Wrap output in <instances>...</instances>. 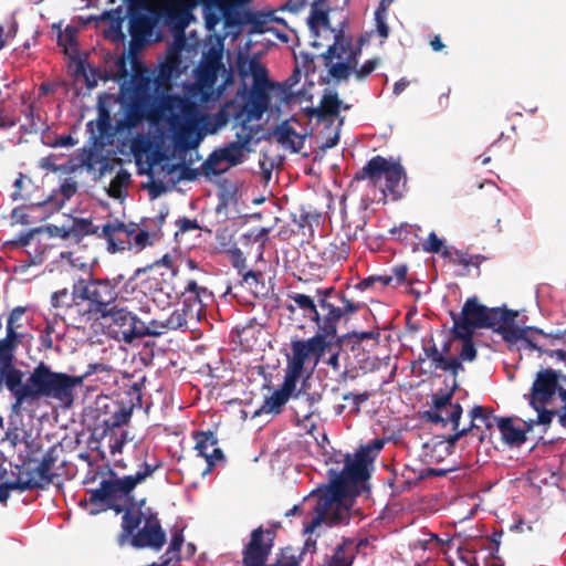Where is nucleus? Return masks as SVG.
Wrapping results in <instances>:
<instances>
[{"label": "nucleus", "mask_w": 566, "mask_h": 566, "mask_svg": "<svg viewBox=\"0 0 566 566\" xmlns=\"http://www.w3.org/2000/svg\"><path fill=\"white\" fill-rule=\"evenodd\" d=\"M221 51L220 40H210L208 52L192 71V81L182 85L184 94L163 98L158 133L153 139L138 134L130 140L129 147L136 159L147 157L151 165H160L168 175L184 170L182 161L187 153L197 149L208 135L217 134L228 124L224 109L217 113L201 109V106L218 101L221 95L216 87Z\"/></svg>", "instance_id": "1"}, {"label": "nucleus", "mask_w": 566, "mask_h": 566, "mask_svg": "<svg viewBox=\"0 0 566 566\" xmlns=\"http://www.w3.org/2000/svg\"><path fill=\"white\" fill-rule=\"evenodd\" d=\"M197 49L189 44L182 32L174 36L168 45L165 57L151 72H136L120 86L118 103L124 106V117L117 123V130H130L140 125L145 117V108L163 97L171 86V81L185 73Z\"/></svg>", "instance_id": "2"}, {"label": "nucleus", "mask_w": 566, "mask_h": 566, "mask_svg": "<svg viewBox=\"0 0 566 566\" xmlns=\"http://www.w3.org/2000/svg\"><path fill=\"white\" fill-rule=\"evenodd\" d=\"M328 468L329 483L312 491L301 506L305 515L304 534L312 535L322 526L348 523L354 505V460L349 454L338 453Z\"/></svg>", "instance_id": "3"}, {"label": "nucleus", "mask_w": 566, "mask_h": 566, "mask_svg": "<svg viewBox=\"0 0 566 566\" xmlns=\"http://www.w3.org/2000/svg\"><path fill=\"white\" fill-rule=\"evenodd\" d=\"M250 0H208L203 6V19L206 28L209 31H214L216 27L223 22V35L210 34L205 41V51L200 62L205 57V53L208 52L210 40L217 38L222 44L221 56H223V40L231 38L232 41L237 40L242 32L244 25H250V34H272L274 38L282 42H287L289 36L280 32L273 27L274 22H283V20L274 17L270 13L250 12L245 8V3ZM221 70H224L222 57H220Z\"/></svg>", "instance_id": "4"}, {"label": "nucleus", "mask_w": 566, "mask_h": 566, "mask_svg": "<svg viewBox=\"0 0 566 566\" xmlns=\"http://www.w3.org/2000/svg\"><path fill=\"white\" fill-rule=\"evenodd\" d=\"M319 306L325 312L323 325L316 334L308 339L291 342V355L287 356L285 375L305 386V377L317 366L325 349L332 344L336 335V324L346 312L353 310L349 301L344 306H336L327 297L319 300Z\"/></svg>", "instance_id": "5"}, {"label": "nucleus", "mask_w": 566, "mask_h": 566, "mask_svg": "<svg viewBox=\"0 0 566 566\" xmlns=\"http://www.w3.org/2000/svg\"><path fill=\"white\" fill-rule=\"evenodd\" d=\"M323 0L314 1L308 17L311 44L314 48L327 46L324 54L328 74L336 81L349 77L354 67V46L343 34L335 33L331 28Z\"/></svg>", "instance_id": "6"}, {"label": "nucleus", "mask_w": 566, "mask_h": 566, "mask_svg": "<svg viewBox=\"0 0 566 566\" xmlns=\"http://www.w3.org/2000/svg\"><path fill=\"white\" fill-rule=\"evenodd\" d=\"M517 312L505 307H488L480 304L476 297H469L459 315L452 314L454 329L475 333L476 329L491 328L505 342L521 337V332L513 327Z\"/></svg>", "instance_id": "7"}, {"label": "nucleus", "mask_w": 566, "mask_h": 566, "mask_svg": "<svg viewBox=\"0 0 566 566\" xmlns=\"http://www.w3.org/2000/svg\"><path fill=\"white\" fill-rule=\"evenodd\" d=\"M103 369V365L95 364L90 365L83 376H70L64 373H55L44 363H40L31 373L29 400L50 398L63 407H70L74 400V389L82 385L85 377Z\"/></svg>", "instance_id": "8"}, {"label": "nucleus", "mask_w": 566, "mask_h": 566, "mask_svg": "<svg viewBox=\"0 0 566 566\" xmlns=\"http://www.w3.org/2000/svg\"><path fill=\"white\" fill-rule=\"evenodd\" d=\"M245 76H250L252 85L247 94V98L242 105L237 107L234 102L226 104L220 111L224 109L228 119L230 118V111L239 112V118L248 122H260L263 114L268 111L270 105L269 91L273 84L269 81V73L256 56H252L247 61L242 67Z\"/></svg>", "instance_id": "9"}, {"label": "nucleus", "mask_w": 566, "mask_h": 566, "mask_svg": "<svg viewBox=\"0 0 566 566\" xmlns=\"http://www.w3.org/2000/svg\"><path fill=\"white\" fill-rule=\"evenodd\" d=\"M234 120L235 140L216 149L203 163L206 174L220 175L229 168L237 166L245 159L251 151L250 145L260 132L259 122H245L239 118V112H232Z\"/></svg>", "instance_id": "10"}, {"label": "nucleus", "mask_w": 566, "mask_h": 566, "mask_svg": "<svg viewBox=\"0 0 566 566\" xmlns=\"http://www.w3.org/2000/svg\"><path fill=\"white\" fill-rule=\"evenodd\" d=\"M123 534L120 544L130 538V545L136 548H151L159 551L166 543V534L159 521L150 513L129 511L123 516Z\"/></svg>", "instance_id": "11"}, {"label": "nucleus", "mask_w": 566, "mask_h": 566, "mask_svg": "<svg viewBox=\"0 0 566 566\" xmlns=\"http://www.w3.org/2000/svg\"><path fill=\"white\" fill-rule=\"evenodd\" d=\"M154 470V467L145 464L144 469L137 471L135 474L103 480L98 489L90 492L88 501L93 505H98V511L111 507L119 511V506L128 502L129 494L135 486L149 476ZM97 510H91V514H95Z\"/></svg>", "instance_id": "12"}, {"label": "nucleus", "mask_w": 566, "mask_h": 566, "mask_svg": "<svg viewBox=\"0 0 566 566\" xmlns=\"http://www.w3.org/2000/svg\"><path fill=\"white\" fill-rule=\"evenodd\" d=\"M123 275L109 279H80L72 287V301L74 305L87 304L88 312L108 314V306L117 298V286Z\"/></svg>", "instance_id": "13"}, {"label": "nucleus", "mask_w": 566, "mask_h": 566, "mask_svg": "<svg viewBox=\"0 0 566 566\" xmlns=\"http://www.w3.org/2000/svg\"><path fill=\"white\" fill-rule=\"evenodd\" d=\"M293 400V410L297 420H310L314 413L315 399L305 391V386L289 377L284 376L281 388L276 389L270 397L265 398L263 405L255 411L254 416L261 413L281 412L282 407L290 400Z\"/></svg>", "instance_id": "14"}, {"label": "nucleus", "mask_w": 566, "mask_h": 566, "mask_svg": "<svg viewBox=\"0 0 566 566\" xmlns=\"http://www.w3.org/2000/svg\"><path fill=\"white\" fill-rule=\"evenodd\" d=\"M564 389L558 373L552 368L539 370L528 394V403L537 412L536 424L548 426L556 416V409H548L556 394Z\"/></svg>", "instance_id": "15"}, {"label": "nucleus", "mask_w": 566, "mask_h": 566, "mask_svg": "<svg viewBox=\"0 0 566 566\" xmlns=\"http://www.w3.org/2000/svg\"><path fill=\"white\" fill-rule=\"evenodd\" d=\"M369 179L375 186L385 178V187L381 188L384 196L390 195L394 200L401 197L406 184V174L398 163L388 161L381 156L373 157L359 174L356 180Z\"/></svg>", "instance_id": "16"}, {"label": "nucleus", "mask_w": 566, "mask_h": 566, "mask_svg": "<svg viewBox=\"0 0 566 566\" xmlns=\"http://www.w3.org/2000/svg\"><path fill=\"white\" fill-rule=\"evenodd\" d=\"M130 418V412L118 408L111 416L99 420L93 429L92 437L98 442L97 449H108L115 457L122 454L124 446L130 440L125 424Z\"/></svg>", "instance_id": "17"}, {"label": "nucleus", "mask_w": 566, "mask_h": 566, "mask_svg": "<svg viewBox=\"0 0 566 566\" xmlns=\"http://www.w3.org/2000/svg\"><path fill=\"white\" fill-rule=\"evenodd\" d=\"M385 446V440L376 438L356 449V497L369 499L371 486L369 479L375 471V461Z\"/></svg>", "instance_id": "18"}, {"label": "nucleus", "mask_w": 566, "mask_h": 566, "mask_svg": "<svg viewBox=\"0 0 566 566\" xmlns=\"http://www.w3.org/2000/svg\"><path fill=\"white\" fill-rule=\"evenodd\" d=\"M458 387L455 379L451 390L443 395H433L432 407L423 415L424 419L431 423L447 426L451 423L452 429H457L463 413L462 406L459 402L452 403V397Z\"/></svg>", "instance_id": "19"}, {"label": "nucleus", "mask_w": 566, "mask_h": 566, "mask_svg": "<svg viewBox=\"0 0 566 566\" xmlns=\"http://www.w3.org/2000/svg\"><path fill=\"white\" fill-rule=\"evenodd\" d=\"M144 6L142 10L134 12L130 17V33L134 38L147 39L153 34L159 22V12L164 10L171 0H139Z\"/></svg>", "instance_id": "20"}, {"label": "nucleus", "mask_w": 566, "mask_h": 566, "mask_svg": "<svg viewBox=\"0 0 566 566\" xmlns=\"http://www.w3.org/2000/svg\"><path fill=\"white\" fill-rule=\"evenodd\" d=\"M54 459L46 454L42 461L33 469H23L19 472L17 482L21 491L33 488H45L53 482Z\"/></svg>", "instance_id": "21"}, {"label": "nucleus", "mask_w": 566, "mask_h": 566, "mask_svg": "<svg viewBox=\"0 0 566 566\" xmlns=\"http://www.w3.org/2000/svg\"><path fill=\"white\" fill-rule=\"evenodd\" d=\"M306 136V129L294 118L283 122L274 130L276 142L292 153H298L303 148Z\"/></svg>", "instance_id": "22"}, {"label": "nucleus", "mask_w": 566, "mask_h": 566, "mask_svg": "<svg viewBox=\"0 0 566 566\" xmlns=\"http://www.w3.org/2000/svg\"><path fill=\"white\" fill-rule=\"evenodd\" d=\"M22 377V373L13 364L0 367V380L14 396L18 405L29 400L31 392V375L25 382Z\"/></svg>", "instance_id": "23"}, {"label": "nucleus", "mask_w": 566, "mask_h": 566, "mask_svg": "<svg viewBox=\"0 0 566 566\" xmlns=\"http://www.w3.org/2000/svg\"><path fill=\"white\" fill-rule=\"evenodd\" d=\"M196 441L195 449L199 457H202L207 462V469L202 472L203 475L210 473L212 468L223 459L220 448H218V440L212 432H197L193 436Z\"/></svg>", "instance_id": "24"}, {"label": "nucleus", "mask_w": 566, "mask_h": 566, "mask_svg": "<svg viewBox=\"0 0 566 566\" xmlns=\"http://www.w3.org/2000/svg\"><path fill=\"white\" fill-rule=\"evenodd\" d=\"M469 416L471 422L468 428H471L472 434H474V431H480L478 436L479 442L483 443L486 439H491L492 429L494 426H497V420L500 419L493 415V409L483 406H474L470 410Z\"/></svg>", "instance_id": "25"}, {"label": "nucleus", "mask_w": 566, "mask_h": 566, "mask_svg": "<svg viewBox=\"0 0 566 566\" xmlns=\"http://www.w3.org/2000/svg\"><path fill=\"white\" fill-rule=\"evenodd\" d=\"M59 45L64 49V53L70 57L71 60V67L73 69L74 74L78 76H83L88 86H92L93 83L90 82V78L86 74V61L81 57V54L78 52L77 43L74 38V31L72 29H65L64 32H61L59 34L57 39Z\"/></svg>", "instance_id": "26"}, {"label": "nucleus", "mask_w": 566, "mask_h": 566, "mask_svg": "<svg viewBox=\"0 0 566 566\" xmlns=\"http://www.w3.org/2000/svg\"><path fill=\"white\" fill-rule=\"evenodd\" d=\"M427 359L431 360V368L434 370L441 369L443 371H448L453 376V378H455L460 371L464 370V367L459 359L444 357L433 340L430 346L423 347V356H419L418 361L424 363Z\"/></svg>", "instance_id": "27"}, {"label": "nucleus", "mask_w": 566, "mask_h": 566, "mask_svg": "<svg viewBox=\"0 0 566 566\" xmlns=\"http://www.w3.org/2000/svg\"><path fill=\"white\" fill-rule=\"evenodd\" d=\"M270 545L263 542V530H254L251 541L244 551V564L247 566H262L270 552Z\"/></svg>", "instance_id": "28"}, {"label": "nucleus", "mask_w": 566, "mask_h": 566, "mask_svg": "<svg viewBox=\"0 0 566 566\" xmlns=\"http://www.w3.org/2000/svg\"><path fill=\"white\" fill-rule=\"evenodd\" d=\"M118 103L117 96L113 94H103L98 97V116L95 122H90L88 127L92 132L96 128L101 137L106 135L112 127L111 109Z\"/></svg>", "instance_id": "29"}, {"label": "nucleus", "mask_w": 566, "mask_h": 566, "mask_svg": "<svg viewBox=\"0 0 566 566\" xmlns=\"http://www.w3.org/2000/svg\"><path fill=\"white\" fill-rule=\"evenodd\" d=\"M101 235L107 240L108 251L117 252L127 248L129 230L119 221L107 222L102 226Z\"/></svg>", "instance_id": "30"}, {"label": "nucleus", "mask_w": 566, "mask_h": 566, "mask_svg": "<svg viewBox=\"0 0 566 566\" xmlns=\"http://www.w3.org/2000/svg\"><path fill=\"white\" fill-rule=\"evenodd\" d=\"M496 427L499 428L502 440L510 446H521L526 441V432L515 427L512 418H500Z\"/></svg>", "instance_id": "31"}, {"label": "nucleus", "mask_w": 566, "mask_h": 566, "mask_svg": "<svg viewBox=\"0 0 566 566\" xmlns=\"http://www.w3.org/2000/svg\"><path fill=\"white\" fill-rule=\"evenodd\" d=\"M168 331L165 322L153 319L145 325L139 321L138 327H133L125 334V343H132L134 339L143 336H159Z\"/></svg>", "instance_id": "32"}, {"label": "nucleus", "mask_w": 566, "mask_h": 566, "mask_svg": "<svg viewBox=\"0 0 566 566\" xmlns=\"http://www.w3.org/2000/svg\"><path fill=\"white\" fill-rule=\"evenodd\" d=\"M451 333L454 339H460L462 342L459 356L452 357V359H459L461 364L462 361H473L478 356V352L473 342L474 333L454 328L451 329Z\"/></svg>", "instance_id": "33"}, {"label": "nucleus", "mask_w": 566, "mask_h": 566, "mask_svg": "<svg viewBox=\"0 0 566 566\" xmlns=\"http://www.w3.org/2000/svg\"><path fill=\"white\" fill-rule=\"evenodd\" d=\"M380 332L377 326L369 331H359L356 328V357L359 355L358 350L364 353H373L379 345Z\"/></svg>", "instance_id": "34"}, {"label": "nucleus", "mask_w": 566, "mask_h": 566, "mask_svg": "<svg viewBox=\"0 0 566 566\" xmlns=\"http://www.w3.org/2000/svg\"><path fill=\"white\" fill-rule=\"evenodd\" d=\"M291 298L300 308L307 313V315L316 323L317 328H321V325H323L324 315H326L327 312H324L321 307V311H318L313 298H311L308 295L294 293L291 295Z\"/></svg>", "instance_id": "35"}, {"label": "nucleus", "mask_w": 566, "mask_h": 566, "mask_svg": "<svg viewBox=\"0 0 566 566\" xmlns=\"http://www.w3.org/2000/svg\"><path fill=\"white\" fill-rule=\"evenodd\" d=\"M109 314L113 323L120 327L116 337L125 342V334H127L129 329H133V327H138L139 319L124 308L114 311Z\"/></svg>", "instance_id": "36"}, {"label": "nucleus", "mask_w": 566, "mask_h": 566, "mask_svg": "<svg viewBox=\"0 0 566 566\" xmlns=\"http://www.w3.org/2000/svg\"><path fill=\"white\" fill-rule=\"evenodd\" d=\"M342 106L337 94L333 91H326L322 97L321 104L315 109L318 116H333L336 115Z\"/></svg>", "instance_id": "37"}, {"label": "nucleus", "mask_w": 566, "mask_h": 566, "mask_svg": "<svg viewBox=\"0 0 566 566\" xmlns=\"http://www.w3.org/2000/svg\"><path fill=\"white\" fill-rule=\"evenodd\" d=\"M130 174L120 169L116 176L112 179L109 187L107 188V193L109 197L114 199H122L125 197V189L129 185Z\"/></svg>", "instance_id": "38"}, {"label": "nucleus", "mask_w": 566, "mask_h": 566, "mask_svg": "<svg viewBox=\"0 0 566 566\" xmlns=\"http://www.w3.org/2000/svg\"><path fill=\"white\" fill-rule=\"evenodd\" d=\"M19 337H10L9 334L0 339V367L13 364V352Z\"/></svg>", "instance_id": "39"}, {"label": "nucleus", "mask_w": 566, "mask_h": 566, "mask_svg": "<svg viewBox=\"0 0 566 566\" xmlns=\"http://www.w3.org/2000/svg\"><path fill=\"white\" fill-rule=\"evenodd\" d=\"M352 543H344L338 546L333 557L328 562V566H352L354 555L350 551Z\"/></svg>", "instance_id": "40"}, {"label": "nucleus", "mask_w": 566, "mask_h": 566, "mask_svg": "<svg viewBox=\"0 0 566 566\" xmlns=\"http://www.w3.org/2000/svg\"><path fill=\"white\" fill-rule=\"evenodd\" d=\"M513 327L518 329V331H522L521 332V337H518L517 339L515 340H512V342H507L509 344H516L517 342L520 340H523L526 343V346L533 350H537L539 353H544V348L539 345H537L535 342H533L528 336L527 334L530 332H534L538 335H543L545 338L548 339V337L546 336L547 334H545L542 329L539 328H536V327H531V326H527V327H520L515 324V321H513Z\"/></svg>", "instance_id": "41"}, {"label": "nucleus", "mask_w": 566, "mask_h": 566, "mask_svg": "<svg viewBox=\"0 0 566 566\" xmlns=\"http://www.w3.org/2000/svg\"><path fill=\"white\" fill-rule=\"evenodd\" d=\"M391 275H378L381 285H400L406 281L408 268L405 264L392 268Z\"/></svg>", "instance_id": "42"}, {"label": "nucleus", "mask_w": 566, "mask_h": 566, "mask_svg": "<svg viewBox=\"0 0 566 566\" xmlns=\"http://www.w3.org/2000/svg\"><path fill=\"white\" fill-rule=\"evenodd\" d=\"M129 241L127 242L126 249H136L137 251L143 250L144 248L151 244V238L149 232L140 230L134 231L129 230Z\"/></svg>", "instance_id": "43"}, {"label": "nucleus", "mask_w": 566, "mask_h": 566, "mask_svg": "<svg viewBox=\"0 0 566 566\" xmlns=\"http://www.w3.org/2000/svg\"><path fill=\"white\" fill-rule=\"evenodd\" d=\"M185 293H189L192 295L193 300L198 302L199 310L201 311L202 304L206 300H209L212 297L211 293L203 286H199L196 281L190 280L188 281Z\"/></svg>", "instance_id": "44"}, {"label": "nucleus", "mask_w": 566, "mask_h": 566, "mask_svg": "<svg viewBox=\"0 0 566 566\" xmlns=\"http://www.w3.org/2000/svg\"><path fill=\"white\" fill-rule=\"evenodd\" d=\"M24 312L25 310L19 306L13 308L12 312L10 313L7 323V334H9L10 337L20 338V334L17 332V329L20 327L19 322L22 319Z\"/></svg>", "instance_id": "45"}, {"label": "nucleus", "mask_w": 566, "mask_h": 566, "mask_svg": "<svg viewBox=\"0 0 566 566\" xmlns=\"http://www.w3.org/2000/svg\"><path fill=\"white\" fill-rule=\"evenodd\" d=\"M188 311L186 308L175 310L169 317L165 321V326L168 329H177L186 326L188 323Z\"/></svg>", "instance_id": "46"}, {"label": "nucleus", "mask_w": 566, "mask_h": 566, "mask_svg": "<svg viewBox=\"0 0 566 566\" xmlns=\"http://www.w3.org/2000/svg\"><path fill=\"white\" fill-rule=\"evenodd\" d=\"M442 256L449 258L452 263L467 268L470 266V263H472V255L461 250H455L452 252L448 248H444L442 251Z\"/></svg>", "instance_id": "47"}, {"label": "nucleus", "mask_w": 566, "mask_h": 566, "mask_svg": "<svg viewBox=\"0 0 566 566\" xmlns=\"http://www.w3.org/2000/svg\"><path fill=\"white\" fill-rule=\"evenodd\" d=\"M441 239L438 238L436 232H430L427 240L422 243V250L429 253H441L444 250Z\"/></svg>", "instance_id": "48"}, {"label": "nucleus", "mask_w": 566, "mask_h": 566, "mask_svg": "<svg viewBox=\"0 0 566 566\" xmlns=\"http://www.w3.org/2000/svg\"><path fill=\"white\" fill-rule=\"evenodd\" d=\"M52 304L55 307L70 306L74 304V302L72 301V293L70 294L66 289L56 291L52 295Z\"/></svg>", "instance_id": "49"}, {"label": "nucleus", "mask_w": 566, "mask_h": 566, "mask_svg": "<svg viewBox=\"0 0 566 566\" xmlns=\"http://www.w3.org/2000/svg\"><path fill=\"white\" fill-rule=\"evenodd\" d=\"M379 64V59L374 57L365 62L359 69H356V80H365Z\"/></svg>", "instance_id": "50"}, {"label": "nucleus", "mask_w": 566, "mask_h": 566, "mask_svg": "<svg viewBox=\"0 0 566 566\" xmlns=\"http://www.w3.org/2000/svg\"><path fill=\"white\" fill-rule=\"evenodd\" d=\"M17 33V25L14 22H11L7 28L0 25V50L4 48L8 40L13 38Z\"/></svg>", "instance_id": "51"}, {"label": "nucleus", "mask_w": 566, "mask_h": 566, "mask_svg": "<svg viewBox=\"0 0 566 566\" xmlns=\"http://www.w3.org/2000/svg\"><path fill=\"white\" fill-rule=\"evenodd\" d=\"M454 433L449 434L446 438V442L448 443V448H454L455 443L462 438L471 433V428H462L459 429V426H457V429H453Z\"/></svg>", "instance_id": "52"}, {"label": "nucleus", "mask_w": 566, "mask_h": 566, "mask_svg": "<svg viewBox=\"0 0 566 566\" xmlns=\"http://www.w3.org/2000/svg\"><path fill=\"white\" fill-rule=\"evenodd\" d=\"M356 555L361 554L364 556L371 555L375 551V546L370 545L368 538H361L356 543L355 546Z\"/></svg>", "instance_id": "53"}, {"label": "nucleus", "mask_w": 566, "mask_h": 566, "mask_svg": "<svg viewBox=\"0 0 566 566\" xmlns=\"http://www.w3.org/2000/svg\"><path fill=\"white\" fill-rule=\"evenodd\" d=\"M261 277H262L261 273L254 272V271H248L242 275V281L250 289H253L259 284Z\"/></svg>", "instance_id": "54"}, {"label": "nucleus", "mask_w": 566, "mask_h": 566, "mask_svg": "<svg viewBox=\"0 0 566 566\" xmlns=\"http://www.w3.org/2000/svg\"><path fill=\"white\" fill-rule=\"evenodd\" d=\"M559 398L562 399L564 405L562 406V408L559 410H557L556 416H558V423L563 428H566V388L560 389Z\"/></svg>", "instance_id": "55"}, {"label": "nucleus", "mask_w": 566, "mask_h": 566, "mask_svg": "<svg viewBox=\"0 0 566 566\" xmlns=\"http://www.w3.org/2000/svg\"><path fill=\"white\" fill-rule=\"evenodd\" d=\"M546 336L548 337V345L551 346H556L558 344L566 345V328Z\"/></svg>", "instance_id": "56"}, {"label": "nucleus", "mask_w": 566, "mask_h": 566, "mask_svg": "<svg viewBox=\"0 0 566 566\" xmlns=\"http://www.w3.org/2000/svg\"><path fill=\"white\" fill-rule=\"evenodd\" d=\"M15 485H19V483L17 481L0 484V503L7 501L11 490H20V488L15 486Z\"/></svg>", "instance_id": "57"}, {"label": "nucleus", "mask_w": 566, "mask_h": 566, "mask_svg": "<svg viewBox=\"0 0 566 566\" xmlns=\"http://www.w3.org/2000/svg\"><path fill=\"white\" fill-rule=\"evenodd\" d=\"M376 31L381 39H387L389 35V27L386 23V19L375 18Z\"/></svg>", "instance_id": "58"}, {"label": "nucleus", "mask_w": 566, "mask_h": 566, "mask_svg": "<svg viewBox=\"0 0 566 566\" xmlns=\"http://www.w3.org/2000/svg\"><path fill=\"white\" fill-rule=\"evenodd\" d=\"M446 474L447 471L443 469L427 468L420 472L419 479H427L430 476H443Z\"/></svg>", "instance_id": "59"}, {"label": "nucleus", "mask_w": 566, "mask_h": 566, "mask_svg": "<svg viewBox=\"0 0 566 566\" xmlns=\"http://www.w3.org/2000/svg\"><path fill=\"white\" fill-rule=\"evenodd\" d=\"M361 369H375L378 367V358L376 356H368L366 359L359 360Z\"/></svg>", "instance_id": "60"}, {"label": "nucleus", "mask_w": 566, "mask_h": 566, "mask_svg": "<svg viewBox=\"0 0 566 566\" xmlns=\"http://www.w3.org/2000/svg\"><path fill=\"white\" fill-rule=\"evenodd\" d=\"M375 282H379L378 276H369V277L364 279L363 281H360L358 284H356V289H359V290H367V289H368V287H370Z\"/></svg>", "instance_id": "61"}, {"label": "nucleus", "mask_w": 566, "mask_h": 566, "mask_svg": "<svg viewBox=\"0 0 566 566\" xmlns=\"http://www.w3.org/2000/svg\"><path fill=\"white\" fill-rule=\"evenodd\" d=\"M408 85H409V81L408 80L400 78L394 85V90H392L394 94L395 95H400Z\"/></svg>", "instance_id": "62"}, {"label": "nucleus", "mask_w": 566, "mask_h": 566, "mask_svg": "<svg viewBox=\"0 0 566 566\" xmlns=\"http://www.w3.org/2000/svg\"><path fill=\"white\" fill-rule=\"evenodd\" d=\"M388 7L389 6H388V3H386V0H380V3L375 11V18L381 17V19H386Z\"/></svg>", "instance_id": "63"}, {"label": "nucleus", "mask_w": 566, "mask_h": 566, "mask_svg": "<svg viewBox=\"0 0 566 566\" xmlns=\"http://www.w3.org/2000/svg\"><path fill=\"white\" fill-rule=\"evenodd\" d=\"M450 93L451 90L447 88V91L441 93V95L439 96L438 102L441 109H446L449 106Z\"/></svg>", "instance_id": "64"}]
</instances>
